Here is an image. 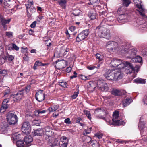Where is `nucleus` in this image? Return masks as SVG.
<instances>
[{"label":"nucleus","mask_w":147,"mask_h":147,"mask_svg":"<svg viewBox=\"0 0 147 147\" xmlns=\"http://www.w3.org/2000/svg\"><path fill=\"white\" fill-rule=\"evenodd\" d=\"M111 64L113 67H117L119 69H124L125 72L127 74H131L132 72L133 68L129 63L126 62H123L119 59H114L111 60Z\"/></svg>","instance_id":"obj_1"},{"label":"nucleus","mask_w":147,"mask_h":147,"mask_svg":"<svg viewBox=\"0 0 147 147\" xmlns=\"http://www.w3.org/2000/svg\"><path fill=\"white\" fill-rule=\"evenodd\" d=\"M123 69H116L115 70H108L104 74L105 77L109 80L118 81L121 79L123 76V74L122 70Z\"/></svg>","instance_id":"obj_2"},{"label":"nucleus","mask_w":147,"mask_h":147,"mask_svg":"<svg viewBox=\"0 0 147 147\" xmlns=\"http://www.w3.org/2000/svg\"><path fill=\"white\" fill-rule=\"evenodd\" d=\"M104 22V21H103L100 24L97 28V29H98V35L100 37H102L109 40L110 39L111 36L110 31L103 26Z\"/></svg>","instance_id":"obj_3"},{"label":"nucleus","mask_w":147,"mask_h":147,"mask_svg":"<svg viewBox=\"0 0 147 147\" xmlns=\"http://www.w3.org/2000/svg\"><path fill=\"white\" fill-rule=\"evenodd\" d=\"M119 117L118 111H115L113 113V118L112 119V122H111L110 120L109 119H105L109 125H124L125 123L123 121H120L117 120Z\"/></svg>","instance_id":"obj_4"},{"label":"nucleus","mask_w":147,"mask_h":147,"mask_svg":"<svg viewBox=\"0 0 147 147\" xmlns=\"http://www.w3.org/2000/svg\"><path fill=\"white\" fill-rule=\"evenodd\" d=\"M105 46L107 48L109 49L110 51L112 52L117 51L118 53L120 54V50L121 51L122 49L121 48L123 46H121L120 48H118V43L116 42L113 41H109L106 43Z\"/></svg>","instance_id":"obj_5"},{"label":"nucleus","mask_w":147,"mask_h":147,"mask_svg":"<svg viewBox=\"0 0 147 147\" xmlns=\"http://www.w3.org/2000/svg\"><path fill=\"white\" fill-rule=\"evenodd\" d=\"M134 1L136 6L138 8L136 10L139 12L140 15L144 18H147L145 14V10L141 4L142 1L141 0H134Z\"/></svg>","instance_id":"obj_6"},{"label":"nucleus","mask_w":147,"mask_h":147,"mask_svg":"<svg viewBox=\"0 0 147 147\" xmlns=\"http://www.w3.org/2000/svg\"><path fill=\"white\" fill-rule=\"evenodd\" d=\"M122 50H120V54L123 55L126 53H129L130 55V57H132L135 55L136 53V51L133 47H129V46H123L122 48Z\"/></svg>","instance_id":"obj_7"},{"label":"nucleus","mask_w":147,"mask_h":147,"mask_svg":"<svg viewBox=\"0 0 147 147\" xmlns=\"http://www.w3.org/2000/svg\"><path fill=\"white\" fill-rule=\"evenodd\" d=\"M6 119L10 125H14L18 121V117L13 112L10 111L7 114Z\"/></svg>","instance_id":"obj_8"},{"label":"nucleus","mask_w":147,"mask_h":147,"mask_svg":"<svg viewBox=\"0 0 147 147\" xmlns=\"http://www.w3.org/2000/svg\"><path fill=\"white\" fill-rule=\"evenodd\" d=\"M108 113V112L105 109L99 108L95 110L94 114L98 118L105 120V116Z\"/></svg>","instance_id":"obj_9"},{"label":"nucleus","mask_w":147,"mask_h":147,"mask_svg":"<svg viewBox=\"0 0 147 147\" xmlns=\"http://www.w3.org/2000/svg\"><path fill=\"white\" fill-rule=\"evenodd\" d=\"M97 86L94 88L100 91L106 92L109 90V88L107 84L104 83L102 81L99 80L97 82Z\"/></svg>","instance_id":"obj_10"},{"label":"nucleus","mask_w":147,"mask_h":147,"mask_svg":"<svg viewBox=\"0 0 147 147\" xmlns=\"http://www.w3.org/2000/svg\"><path fill=\"white\" fill-rule=\"evenodd\" d=\"M125 11V10L123 6L119 7L118 9L117 13L120 15L118 18V20L119 22H123V20L126 18L127 16L123 13Z\"/></svg>","instance_id":"obj_11"},{"label":"nucleus","mask_w":147,"mask_h":147,"mask_svg":"<svg viewBox=\"0 0 147 147\" xmlns=\"http://www.w3.org/2000/svg\"><path fill=\"white\" fill-rule=\"evenodd\" d=\"M89 30L86 29L83 30L78 34L76 38V41L78 42L84 40L89 34Z\"/></svg>","instance_id":"obj_12"},{"label":"nucleus","mask_w":147,"mask_h":147,"mask_svg":"<svg viewBox=\"0 0 147 147\" xmlns=\"http://www.w3.org/2000/svg\"><path fill=\"white\" fill-rule=\"evenodd\" d=\"M30 125L29 123L27 122H25L23 123L21 130L22 132L26 134H27L30 132Z\"/></svg>","instance_id":"obj_13"},{"label":"nucleus","mask_w":147,"mask_h":147,"mask_svg":"<svg viewBox=\"0 0 147 147\" xmlns=\"http://www.w3.org/2000/svg\"><path fill=\"white\" fill-rule=\"evenodd\" d=\"M11 21V19H6L1 14H0V22L5 30L7 29L6 24H9Z\"/></svg>","instance_id":"obj_14"},{"label":"nucleus","mask_w":147,"mask_h":147,"mask_svg":"<svg viewBox=\"0 0 147 147\" xmlns=\"http://www.w3.org/2000/svg\"><path fill=\"white\" fill-rule=\"evenodd\" d=\"M36 100L37 101H42L45 99L44 94L43 93L42 91L39 90L35 94Z\"/></svg>","instance_id":"obj_15"},{"label":"nucleus","mask_w":147,"mask_h":147,"mask_svg":"<svg viewBox=\"0 0 147 147\" xmlns=\"http://www.w3.org/2000/svg\"><path fill=\"white\" fill-rule=\"evenodd\" d=\"M16 4L14 0H4L3 3V7L5 8L11 7L13 6Z\"/></svg>","instance_id":"obj_16"},{"label":"nucleus","mask_w":147,"mask_h":147,"mask_svg":"<svg viewBox=\"0 0 147 147\" xmlns=\"http://www.w3.org/2000/svg\"><path fill=\"white\" fill-rule=\"evenodd\" d=\"M97 14L95 9H91L88 13V16L91 20H94L96 19Z\"/></svg>","instance_id":"obj_17"},{"label":"nucleus","mask_w":147,"mask_h":147,"mask_svg":"<svg viewBox=\"0 0 147 147\" xmlns=\"http://www.w3.org/2000/svg\"><path fill=\"white\" fill-rule=\"evenodd\" d=\"M125 92L123 90L113 89L111 91V94L115 96H120L125 94Z\"/></svg>","instance_id":"obj_18"},{"label":"nucleus","mask_w":147,"mask_h":147,"mask_svg":"<svg viewBox=\"0 0 147 147\" xmlns=\"http://www.w3.org/2000/svg\"><path fill=\"white\" fill-rule=\"evenodd\" d=\"M61 142L60 141L61 147H67V145L68 140L67 137L63 136L61 139Z\"/></svg>","instance_id":"obj_19"},{"label":"nucleus","mask_w":147,"mask_h":147,"mask_svg":"<svg viewBox=\"0 0 147 147\" xmlns=\"http://www.w3.org/2000/svg\"><path fill=\"white\" fill-rule=\"evenodd\" d=\"M8 102H3L2 106L0 109V113H3L5 111L9 106L8 104Z\"/></svg>","instance_id":"obj_20"},{"label":"nucleus","mask_w":147,"mask_h":147,"mask_svg":"<svg viewBox=\"0 0 147 147\" xmlns=\"http://www.w3.org/2000/svg\"><path fill=\"white\" fill-rule=\"evenodd\" d=\"M33 135L34 136H40L44 134V130L43 129H38L34 130L32 132Z\"/></svg>","instance_id":"obj_21"},{"label":"nucleus","mask_w":147,"mask_h":147,"mask_svg":"<svg viewBox=\"0 0 147 147\" xmlns=\"http://www.w3.org/2000/svg\"><path fill=\"white\" fill-rule=\"evenodd\" d=\"M145 124L144 121H140L139 122V128L140 131L141 135H142L143 136L144 135L143 132L145 130L143 131V129L145 128Z\"/></svg>","instance_id":"obj_22"},{"label":"nucleus","mask_w":147,"mask_h":147,"mask_svg":"<svg viewBox=\"0 0 147 147\" xmlns=\"http://www.w3.org/2000/svg\"><path fill=\"white\" fill-rule=\"evenodd\" d=\"M67 3V0H59L58 1V3L62 9L66 8Z\"/></svg>","instance_id":"obj_23"},{"label":"nucleus","mask_w":147,"mask_h":147,"mask_svg":"<svg viewBox=\"0 0 147 147\" xmlns=\"http://www.w3.org/2000/svg\"><path fill=\"white\" fill-rule=\"evenodd\" d=\"M24 90H22L16 94L13 95L14 97L15 98L16 100H20L23 97V92Z\"/></svg>","instance_id":"obj_24"},{"label":"nucleus","mask_w":147,"mask_h":147,"mask_svg":"<svg viewBox=\"0 0 147 147\" xmlns=\"http://www.w3.org/2000/svg\"><path fill=\"white\" fill-rule=\"evenodd\" d=\"M44 129L45 131V134L48 137H51L53 134V133L51 131V128L50 127H46Z\"/></svg>","instance_id":"obj_25"},{"label":"nucleus","mask_w":147,"mask_h":147,"mask_svg":"<svg viewBox=\"0 0 147 147\" xmlns=\"http://www.w3.org/2000/svg\"><path fill=\"white\" fill-rule=\"evenodd\" d=\"M56 65L55 66L57 67L58 69H62L63 67L64 63L63 62V61L59 60L57 61H56Z\"/></svg>","instance_id":"obj_26"},{"label":"nucleus","mask_w":147,"mask_h":147,"mask_svg":"<svg viewBox=\"0 0 147 147\" xmlns=\"http://www.w3.org/2000/svg\"><path fill=\"white\" fill-rule=\"evenodd\" d=\"M51 147H61L60 140L58 138L55 139L51 145Z\"/></svg>","instance_id":"obj_27"},{"label":"nucleus","mask_w":147,"mask_h":147,"mask_svg":"<svg viewBox=\"0 0 147 147\" xmlns=\"http://www.w3.org/2000/svg\"><path fill=\"white\" fill-rule=\"evenodd\" d=\"M136 22L138 23V24L139 25L138 27L142 30H144V28H146V26L147 25V23L142 24V21H140L139 22V20L138 19L137 20Z\"/></svg>","instance_id":"obj_28"},{"label":"nucleus","mask_w":147,"mask_h":147,"mask_svg":"<svg viewBox=\"0 0 147 147\" xmlns=\"http://www.w3.org/2000/svg\"><path fill=\"white\" fill-rule=\"evenodd\" d=\"M69 49L68 48H66L65 49H61L60 50V55L59 56H64L67 53H69Z\"/></svg>","instance_id":"obj_29"},{"label":"nucleus","mask_w":147,"mask_h":147,"mask_svg":"<svg viewBox=\"0 0 147 147\" xmlns=\"http://www.w3.org/2000/svg\"><path fill=\"white\" fill-rule=\"evenodd\" d=\"M24 141L25 143L28 144L30 143L33 140L32 138V137L30 136H26L24 138Z\"/></svg>","instance_id":"obj_30"},{"label":"nucleus","mask_w":147,"mask_h":147,"mask_svg":"<svg viewBox=\"0 0 147 147\" xmlns=\"http://www.w3.org/2000/svg\"><path fill=\"white\" fill-rule=\"evenodd\" d=\"M90 3H88L89 5H94V6L97 7L99 3L100 0H89Z\"/></svg>","instance_id":"obj_31"},{"label":"nucleus","mask_w":147,"mask_h":147,"mask_svg":"<svg viewBox=\"0 0 147 147\" xmlns=\"http://www.w3.org/2000/svg\"><path fill=\"white\" fill-rule=\"evenodd\" d=\"M58 108V105H53L50 107L48 110L50 112H53L56 110Z\"/></svg>","instance_id":"obj_32"},{"label":"nucleus","mask_w":147,"mask_h":147,"mask_svg":"<svg viewBox=\"0 0 147 147\" xmlns=\"http://www.w3.org/2000/svg\"><path fill=\"white\" fill-rule=\"evenodd\" d=\"M135 82L138 83H141L142 84H144L145 83V80L140 78H138L134 80Z\"/></svg>","instance_id":"obj_33"},{"label":"nucleus","mask_w":147,"mask_h":147,"mask_svg":"<svg viewBox=\"0 0 147 147\" xmlns=\"http://www.w3.org/2000/svg\"><path fill=\"white\" fill-rule=\"evenodd\" d=\"M84 113L86 115L88 118L91 120V115L89 111L84 110L83 111Z\"/></svg>","instance_id":"obj_34"},{"label":"nucleus","mask_w":147,"mask_h":147,"mask_svg":"<svg viewBox=\"0 0 147 147\" xmlns=\"http://www.w3.org/2000/svg\"><path fill=\"white\" fill-rule=\"evenodd\" d=\"M45 44L49 46H50L51 43V40L49 38H44Z\"/></svg>","instance_id":"obj_35"},{"label":"nucleus","mask_w":147,"mask_h":147,"mask_svg":"<svg viewBox=\"0 0 147 147\" xmlns=\"http://www.w3.org/2000/svg\"><path fill=\"white\" fill-rule=\"evenodd\" d=\"M5 58L6 59H7L8 61H11L14 59V57L12 55L7 54Z\"/></svg>","instance_id":"obj_36"},{"label":"nucleus","mask_w":147,"mask_h":147,"mask_svg":"<svg viewBox=\"0 0 147 147\" xmlns=\"http://www.w3.org/2000/svg\"><path fill=\"white\" fill-rule=\"evenodd\" d=\"M91 147H99L98 143L96 141L93 140L91 143Z\"/></svg>","instance_id":"obj_37"},{"label":"nucleus","mask_w":147,"mask_h":147,"mask_svg":"<svg viewBox=\"0 0 147 147\" xmlns=\"http://www.w3.org/2000/svg\"><path fill=\"white\" fill-rule=\"evenodd\" d=\"M24 142L22 141H18L16 142L17 147H24Z\"/></svg>","instance_id":"obj_38"},{"label":"nucleus","mask_w":147,"mask_h":147,"mask_svg":"<svg viewBox=\"0 0 147 147\" xmlns=\"http://www.w3.org/2000/svg\"><path fill=\"white\" fill-rule=\"evenodd\" d=\"M131 3V2L129 0H123V4L124 6L127 7Z\"/></svg>","instance_id":"obj_39"},{"label":"nucleus","mask_w":147,"mask_h":147,"mask_svg":"<svg viewBox=\"0 0 147 147\" xmlns=\"http://www.w3.org/2000/svg\"><path fill=\"white\" fill-rule=\"evenodd\" d=\"M7 74V72L5 70H0V75L3 78Z\"/></svg>","instance_id":"obj_40"},{"label":"nucleus","mask_w":147,"mask_h":147,"mask_svg":"<svg viewBox=\"0 0 147 147\" xmlns=\"http://www.w3.org/2000/svg\"><path fill=\"white\" fill-rule=\"evenodd\" d=\"M91 131V128H90L87 129H85L83 132V134L84 135H86L90 133Z\"/></svg>","instance_id":"obj_41"},{"label":"nucleus","mask_w":147,"mask_h":147,"mask_svg":"<svg viewBox=\"0 0 147 147\" xmlns=\"http://www.w3.org/2000/svg\"><path fill=\"white\" fill-rule=\"evenodd\" d=\"M79 93V90H77L76 92H75L73 95L71 96V97L74 99L76 98Z\"/></svg>","instance_id":"obj_42"},{"label":"nucleus","mask_w":147,"mask_h":147,"mask_svg":"<svg viewBox=\"0 0 147 147\" xmlns=\"http://www.w3.org/2000/svg\"><path fill=\"white\" fill-rule=\"evenodd\" d=\"M6 35L9 37L12 38L13 37V32H6Z\"/></svg>","instance_id":"obj_43"},{"label":"nucleus","mask_w":147,"mask_h":147,"mask_svg":"<svg viewBox=\"0 0 147 147\" xmlns=\"http://www.w3.org/2000/svg\"><path fill=\"white\" fill-rule=\"evenodd\" d=\"M40 123V121L39 120H34L33 121L34 124L37 126H39Z\"/></svg>","instance_id":"obj_44"},{"label":"nucleus","mask_w":147,"mask_h":147,"mask_svg":"<svg viewBox=\"0 0 147 147\" xmlns=\"http://www.w3.org/2000/svg\"><path fill=\"white\" fill-rule=\"evenodd\" d=\"M96 58L98 59L99 61H101L102 60L103 57L100 54H96Z\"/></svg>","instance_id":"obj_45"},{"label":"nucleus","mask_w":147,"mask_h":147,"mask_svg":"<svg viewBox=\"0 0 147 147\" xmlns=\"http://www.w3.org/2000/svg\"><path fill=\"white\" fill-rule=\"evenodd\" d=\"M132 65V67L133 68V70L132 71H136L137 72H138L139 70V69L140 68V66L139 65H137L136 67H135L134 68L133 67L131 64V63H129Z\"/></svg>","instance_id":"obj_46"},{"label":"nucleus","mask_w":147,"mask_h":147,"mask_svg":"<svg viewBox=\"0 0 147 147\" xmlns=\"http://www.w3.org/2000/svg\"><path fill=\"white\" fill-rule=\"evenodd\" d=\"M22 53L26 52L27 53L28 52V49L26 47H23L21 48Z\"/></svg>","instance_id":"obj_47"},{"label":"nucleus","mask_w":147,"mask_h":147,"mask_svg":"<svg viewBox=\"0 0 147 147\" xmlns=\"http://www.w3.org/2000/svg\"><path fill=\"white\" fill-rule=\"evenodd\" d=\"M12 47L13 49V50H15L16 51H18L19 49V47L14 43H12Z\"/></svg>","instance_id":"obj_48"},{"label":"nucleus","mask_w":147,"mask_h":147,"mask_svg":"<svg viewBox=\"0 0 147 147\" xmlns=\"http://www.w3.org/2000/svg\"><path fill=\"white\" fill-rule=\"evenodd\" d=\"M59 85L61 86L64 88L66 87L67 86L66 82H60Z\"/></svg>","instance_id":"obj_49"},{"label":"nucleus","mask_w":147,"mask_h":147,"mask_svg":"<svg viewBox=\"0 0 147 147\" xmlns=\"http://www.w3.org/2000/svg\"><path fill=\"white\" fill-rule=\"evenodd\" d=\"M103 136V134L100 133H97L95 134V136L97 137L98 139L102 138Z\"/></svg>","instance_id":"obj_50"},{"label":"nucleus","mask_w":147,"mask_h":147,"mask_svg":"<svg viewBox=\"0 0 147 147\" xmlns=\"http://www.w3.org/2000/svg\"><path fill=\"white\" fill-rule=\"evenodd\" d=\"M12 43L9 44L7 45L6 48L9 50H12L13 49L12 47Z\"/></svg>","instance_id":"obj_51"},{"label":"nucleus","mask_w":147,"mask_h":147,"mask_svg":"<svg viewBox=\"0 0 147 147\" xmlns=\"http://www.w3.org/2000/svg\"><path fill=\"white\" fill-rule=\"evenodd\" d=\"M25 5H26V9H27V13L28 14L29 13V12L28 11V9H29V8H30L31 7H32V6L30 4V3H28V4H26Z\"/></svg>","instance_id":"obj_52"},{"label":"nucleus","mask_w":147,"mask_h":147,"mask_svg":"<svg viewBox=\"0 0 147 147\" xmlns=\"http://www.w3.org/2000/svg\"><path fill=\"white\" fill-rule=\"evenodd\" d=\"M131 103L130 102H123L122 103V105L124 107H125L129 105Z\"/></svg>","instance_id":"obj_53"},{"label":"nucleus","mask_w":147,"mask_h":147,"mask_svg":"<svg viewBox=\"0 0 147 147\" xmlns=\"http://www.w3.org/2000/svg\"><path fill=\"white\" fill-rule=\"evenodd\" d=\"M136 56L137 60H138L137 62L141 63L142 61V57H141L138 56Z\"/></svg>","instance_id":"obj_54"},{"label":"nucleus","mask_w":147,"mask_h":147,"mask_svg":"<svg viewBox=\"0 0 147 147\" xmlns=\"http://www.w3.org/2000/svg\"><path fill=\"white\" fill-rule=\"evenodd\" d=\"M80 76L81 77V79L82 80H88L89 79V78H88L87 77L82 74Z\"/></svg>","instance_id":"obj_55"},{"label":"nucleus","mask_w":147,"mask_h":147,"mask_svg":"<svg viewBox=\"0 0 147 147\" xmlns=\"http://www.w3.org/2000/svg\"><path fill=\"white\" fill-rule=\"evenodd\" d=\"M64 122L68 124H69L71 123V121L69 118H67L64 120Z\"/></svg>","instance_id":"obj_56"},{"label":"nucleus","mask_w":147,"mask_h":147,"mask_svg":"<svg viewBox=\"0 0 147 147\" xmlns=\"http://www.w3.org/2000/svg\"><path fill=\"white\" fill-rule=\"evenodd\" d=\"M9 92L10 89L9 88H8L5 90V92L4 93V96H5L8 94L9 93Z\"/></svg>","instance_id":"obj_57"},{"label":"nucleus","mask_w":147,"mask_h":147,"mask_svg":"<svg viewBox=\"0 0 147 147\" xmlns=\"http://www.w3.org/2000/svg\"><path fill=\"white\" fill-rule=\"evenodd\" d=\"M95 67L93 65L89 66L87 67V68L90 70H93L95 68Z\"/></svg>","instance_id":"obj_58"},{"label":"nucleus","mask_w":147,"mask_h":147,"mask_svg":"<svg viewBox=\"0 0 147 147\" xmlns=\"http://www.w3.org/2000/svg\"><path fill=\"white\" fill-rule=\"evenodd\" d=\"M29 9H30V11L32 13H34L36 11V9L33 7H31Z\"/></svg>","instance_id":"obj_59"},{"label":"nucleus","mask_w":147,"mask_h":147,"mask_svg":"<svg viewBox=\"0 0 147 147\" xmlns=\"http://www.w3.org/2000/svg\"><path fill=\"white\" fill-rule=\"evenodd\" d=\"M36 24V21H34L31 24L30 26L32 28H34L35 27Z\"/></svg>","instance_id":"obj_60"},{"label":"nucleus","mask_w":147,"mask_h":147,"mask_svg":"<svg viewBox=\"0 0 147 147\" xmlns=\"http://www.w3.org/2000/svg\"><path fill=\"white\" fill-rule=\"evenodd\" d=\"M23 59L25 61H27L29 60V58L28 56L25 55L23 57Z\"/></svg>","instance_id":"obj_61"},{"label":"nucleus","mask_w":147,"mask_h":147,"mask_svg":"<svg viewBox=\"0 0 147 147\" xmlns=\"http://www.w3.org/2000/svg\"><path fill=\"white\" fill-rule=\"evenodd\" d=\"M43 18L44 16H38L37 20L38 22H40L42 19Z\"/></svg>","instance_id":"obj_62"},{"label":"nucleus","mask_w":147,"mask_h":147,"mask_svg":"<svg viewBox=\"0 0 147 147\" xmlns=\"http://www.w3.org/2000/svg\"><path fill=\"white\" fill-rule=\"evenodd\" d=\"M65 33L67 36V38L69 39L70 37V35L67 29L66 30Z\"/></svg>","instance_id":"obj_63"},{"label":"nucleus","mask_w":147,"mask_h":147,"mask_svg":"<svg viewBox=\"0 0 147 147\" xmlns=\"http://www.w3.org/2000/svg\"><path fill=\"white\" fill-rule=\"evenodd\" d=\"M72 70V68L70 67H68L66 69V72L67 73H69Z\"/></svg>","instance_id":"obj_64"}]
</instances>
